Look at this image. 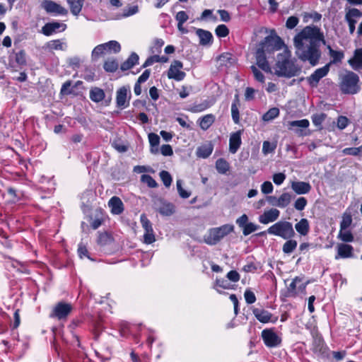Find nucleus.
<instances>
[{"label":"nucleus","mask_w":362,"mask_h":362,"mask_svg":"<svg viewBox=\"0 0 362 362\" xmlns=\"http://www.w3.org/2000/svg\"><path fill=\"white\" fill-rule=\"evenodd\" d=\"M293 43L297 57L300 60L315 66L321 57L320 44L325 45L326 41L320 28L308 25L295 36Z\"/></svg>","instance_id":"nucleus-1"},{"label":"nucleus","mask_w":362,"mask_h":362,"mask_svg":"<svg viewBox=\"0 0 362 362\" xmlns=\"http://www.w3.org/2000/svg\"><path fill=\"white\" fill-rule=\"evenodd\" d=\"M291 52L284 49L277 55L275 74L278 76L291 78L298 75L300 73V68L294 62L291 60Z\"/></svg>","instance_id":"nucleus-2"},{"label":"nucleus","mask_w":362,"mask_h":362,"mask_svg":"<svg viewBox=\"0 0 362 362\" xmlns=\"http://www.w3.org/2000/svg\"><path fill=\"white\" fill-rule=\"evenodd\" d=\"M359 76L353 71H347L341 76L339 88L344 94L354 95L360 90Z\"/></svg>","instance_id":"nucleus-3"},{"label":"nucleus","mask_w":362,"mask_h":362,"mask_svg":"<svg viewBox=\"0 0 362 362\" xmlns=\"http://www.w3.org/2000/svg\"><path fill=\"white\" fill-rule=\"evenodd\" d=\"M266 233L279 236L285 240L292 238L295 235V231L291 223L288 221H278L272 226H270L267 231H263L259 233V235H263Z\"/></svg>","instance_id":"nucleus-4"},{"label":"nucleus","mask_w":362,"mask_h":362,"mask_svg":"<svg viewBox=\"0 0 362 362\" xmlns=\"http://www.w3.org/2000/svg\"><path fill=\"white\" fill-rule=\"evenodd\" d=\"M233 230L234 226L230 224H225L220 227L211 228L208 233L204 236V241L209 245H215L225 236L232 233Z\"/></svg>","instance_id":"nucleus-5"},{"label":"nucleus","mask_w":362,"mask_h":362,"mask_svg":"<svg viewBox=\"0 0 362 362\" xmlns=\"http://www.w3.org/2000/svg\"><path fill=\"white\" fill-rule=\"evenodd\" d=\"M284 46L283 40L276 35H270L259 44L258 48L262 49L269 56L275 51L281 49Z\"/></svg>","instance_id":"nucleus-6"},{"label":"nucleus","mask_w":362,"mask_h":362,"mask_svg":"<svg viewBox=\"0 0 362 362\" xmlns=\"http://www.w3.org/2000/svg\"><path fill=\"white\" fill-rule=\"evenodd\" d=\"M72 310L73 306L71 303L60 301L53 307L49 317L58 320H66Z\"/></svg>","instance_id":"nucleus-7"},{"label":"nucleus","mask_w":362,"mask_h":362,"mask_svg":"<svg viewBox=\"0 0 362 362\" xmlns=\"http://www.w3.org/2000/svg\"><path fill=\"white\" fill-rule=\"evenodd\" d=\"M308 284V282H303L302 277L296 276L287 287L284 296L286 298L296 297L298 292L303 293L305 291Z\"/></svg>","instance_id":"nucleus-8"},{"label":"nucleus","mask_w":362,"mask_h":362,"mask_svg":"<svg viewBox=\"0 0 362 362\" xmlns=\"http://www.w3.org/2000/svg\"><path fill=\"white\" fill-rule=\"evenodd\" d=\"M261 337L267 347L274 348L281 344V338L276 333L274 328L263 329Z\"/></svg>","instance_id":"nucleus-9"},{"label":"nucleus","mask_w":362,"mask_h":362,"mask_svg":"<svg viewBox=\"0 0 362 362\" xmlns=\"http://www.w3.org/2000/svg\"><path fill=\"white\" fill-rule=\"evenodd\" d=\"M293 197L291 193L284 192L279 197L267 196L266 199L272 206L284 209L290 204Z\"/></svg>","instance_id":"nucleus-10"},{"label":"nucleus","mask_w":362,"mask_h":362,"mask_svg":"<svg viewBox=\"0 0 362 362\" xmlns=\"http://www.w3.org/2000/svg\"><path fill=\"white\" fill-rule=\"evenodd\" d=\"M183 64L179 60H174L170 66L167 76L170 79H174L177 81H182L185 76V72L182 71Z\"/></svg>","instance_id":"nucleus-11"},{"label":"nucleus","mask_w":362,"mask_h":362,"mask_svg":"<svg viewBox=\"0 0 362 362\" xmlns=\"http://www.w3.org/2000/svg\"><path fill=\"white\" fill-rule=\"evenodd\" d=\"M140 221L143 228L145 230L144 234V242L146 244H151L156 241L154 231L152 227V223L148 220L147 216L143 214L140 216Z\"/></svg>","instance_id":"nucleus-12"},{"label":"nucleus","mask_w":362,"mask_h":362,"mask_svg":"<svg viewBox=\"0 0 362 362\" xmlns=\"http://www.w3.org/2000/svg\"><path fill=\"white\" fill-rule=\"evenodd\" d=\"M42 7L47 13L54 16H66L68 13L66 8L52 0H43Z\"/></svg>","instance_id":"nucleus-13"},{"label":"nucleus","mask_w":362,"mask_h":362,"mask_svg":"<svg viewBox=\"0 0 362 362\" xmlns=\"http://www.w3.org/2000/svg\"><path fill=\"white\" fill-rule=\"evenodd\" d=\"M154 206L155 209L163 216H169L175 212V206L161 198L155 200Z\"/></svg>","instance_id":"nucleus-14"},{"label":"nucleus","mask_w":362,"mask_h":362,"mask_svg":"<svg viewBox=\"0 0 362 362\" xmlns=\"http://www.w3.org/2000/svg\"><path fill=\"white\" fill-rule=\"evenodd\" d=\"M362 16V12L358 8H349L345 15V20L348 23L350 34H354L356 29L357 18Z\"/></svg>","instance_id":"nucleus-15"},{"label":"nucleus","mask_w":362,"mask_h":362,"mask_svg":"<svg viewBox=\"0 0 362 362\" xmlns=\"http://www.w3.org/2000/svg\"><path fill=\"white\" fill-rule=\"evenodd\" d=\"M252 313L256 319L262 323H275L278 320L277 317H274L270 312L264 309L253 308Z\"/></svg>","instance_id":"nucleus-16"},{"label":"nucleus","mask_w":362,"mask_h":362,"mask_svg":"<svg viewBox=\"0 0 362 362\" xmlns=\"http://www.w3.org/2000/svg\"><path fill=\"white\" fill-rule=\"evenodd\" d=\"M267 56L269 57L268 54L263 51L262 49L257 48L255 52L256 64L259 68L267 73L272 71L270 65L267 61Z\"/></svg>","instance_id":"nucleus-17"},{"label":"nucleus","mask_w":362,"mask_h":362,"mask_svg":"<svg viewBox=\"0 0 362 362\" xmlns=\"http://www.w3.org/2000/svg\"><path fill=\"white\" fill-rule=\"evenodd\" d=\"M329 71V64L316 69L308 78V83L312 87H316L321 78L325 77Z\"/></svg>","instance_id":"nucleus-18"},{"label":"nucleus","mask_w":362,"mask_h":362,"mask_svg":"<svg viewBox=\"0 0 362 362\" xmlns=\"http://www.w3.org/2000/svg\"><path fill=\"white\" fill-rule=\"evenodd\" d=\"M66 28V24L55 21L46 23L42 28V33L46 36H50L53 33L64 31Z\"/></svg>","instance_id":"nucleus-19"},{"label":"nucleus","mask_w":362,"mask_h":362,"mask_svg":"<svg viewBox=\"0 0 362 362\" xmlns=\"http://www.w3.org/2000/svg\"><path fill=\"white\" fill-rule=\"evenodd\" d=\"M280 215V211L277 209L272 208L268 211H265L258 218L259 222L262 224H268L269 223L276 221Z\"/></svg>","instance_id":"nucleus-20"},{"label":"nucleus","mask_w":362,"mask_h":362,"mask_svg":"<svg viewBox=\"0 0 362 362\" xmlns=\"http://www.w3.org/2000/svg\"><path fill=\"white\" fill-rule=\"evenodd\" d=\"M337 251L335 259H346L354 256V247L351 245L339 243L337 246Z\"/></svg>","instance_id":"nucleus-21"},{"label":"nucleus","mask_w":362,"mask_h":362,"mask_svg":"<svg viewBox=\"0 0 362 362\" xmlns=\"http://www.w3.org/2000/svg\"><path fill=\"white\" fill-rule=\"evenodd\" d=\"M128 89L123 86L117 90L116 103L117 107L124 109L129 106V101L127 100Z\"/></svg>","instance_id":"nucleus-22"},{"label":"nucleus","mask_w":362,"mask_h":362,"mask_svg":"<svg viewBox=\"0 0 362 362\" xmlns=\"http://www.w3.org/2000/svg\"><path fill=\"white\" fill-rule=\"evenodd\" d=\"M242 131L239 130L232 133L229 139V151L231 153H235L242 144L241 140Z\"/></svg>","instance_id":"nucleus-23"},{"label":"nucleus","mask_w":362,"mask_h":362,"mask_svg":"<svg viewBox=\"0 0 362 362\" xmlns=\"http://www.w3.org/2000/svg\"><path fill=\"white\" fill-rule=\"evenodd\" d=\"M108 206L111 209V213L115 215H119L124 211V204L121 199L118 197H112L108 202Z\"/></svg>","instance_id":"nucleus-24"},{"label":"nucleus","mask_w":362,"mask_h":362,"mask_svg":"<svg viewBox=\"0 0 362 362\" xmlns=\"http://www.w3.org/2000/svg\"><path fill=\"white\" fill-rule=\"evenodd\" d=\"M291 187L297 194H305L311 190L310 183L303 181H293L291 182Z\"/></svg>","instance_id":"nucleus-25"},{"label":"nucleus","mask_w":362,"mask_h":362,"mask_svg":"<svg viewBox=\"0 0 362 362\" xmlns=\"http://www.w3.org/2000/svg\"><path fill=\"white\" fill-rule=\"evenodd\" d=\"M196 34L199 38V44L201 45L211 44L213 35L209 31L199 28L196 30Z\"/></svg>","instance_id":"nucleus-26"},{"label":"nucleus","mask_w":362,"mask_h":362,"mask_svg":"<svg viewBox=\"0 0 362 362\" xmlns=\"http://www.w3.org/2000/svg\"><path fill=\"white\" fill-rule=\"evenodd\" d=\"M216 117L213 114H207L200 117L197 122L199 127L204 130H207L215 122Z\"/></svg>","instance_id":"nucleus-27"},{"label":"nucleus","mask_w":362,"mask_h":362,"mask_svg":"<svg viewBox=\"0 0 362 362\" xmlns=\"http://www.w3.org/2000/svg\"><path fill=\"white\" fill-rule=\"evenodd\" d=\"M349 63L355 70L362 67V48L355 50L354 56L352 59L349 60Z\"/></svg>","instance_id":"nucleus-28"},{"label":"nucleus","mask_w":362,"mask_h":362,"mask_svg":"<svg viewBox=\"0 0 362 362\" xmlns=\"http://www.w3.org/2000/svg\"><path fill=\"white\" fill-rule=\"evenodd\" d=\"M218 60L221 65L228 66L236 62V57L231 53L224 52L218 57Z\"/></svg>","instance_id":"nucleus-29"},{"label":"nucleus","mask_w":362,"mask_h":362,"mask_svg":"<svg viewBox=\"0 0 362 362\" xmlns=\"http://www.w3.org/2000/svg\"><path fill=\"white\" fill-rule=\"evenodd\" d=\"M139 56L135 52L130 54L128 59L121 64V69L127 71L132 69L134 65L139 62Z\"/></svg>","instance_id":"nucleus-30"},{"label":"nucleus","mask_w":362,"mask_h":362,"mask_svg":"<svg viewBox=\"0 0 362 362\" xmlns=\"http://www.w3.org/2000/svg\"><path fill=\"white\" fill-rule=\"evenodd\" d=\"M239 106L240 100L238 98V95H235L234 100L231 105V115L235 124H239L240 122Z\"/></svg>","instance_id":"nucleus-31"},{"label":"nucleus","mask_w":362,"mask_h":362,"mask_svg":"<svg viewBox=\"0 0 362 362\" xmlns=\"http://www.w3.org/2000/svg\"><path fill=\"white\" fill-rule=\"evenodd\" d=\"M295 228L296 231L301 235H307L310 230V225L308 219L301 218L299 222L296 223Z\"/></svg>","instance_id":"nucleus-32"},{"label":"nucleus","mask_w":362,"mask_h":362,"mask_svg":"<svg viewBox=\"0 0 362 362\" xmlns=\"http://www.w3.org/2000/svg\"><path fill=\"white\" fill-rule=\"evenodd\" d=\"M105 92L103 89L95 87L90 90V98L95 103L101 102L105 98Z\"/></svg>","instance_id":"nucleus-33"},{"label":"nucleus","mask_w":362,"mask_h":362,"mask_svg":"<svg viewBox=\"0 0 362 362\" xmlns=\"http://www.w3.org/2000/svg\"><path fill=\"white\" fill-rule=\"evenodd\" d=\"M114 238L111 233L108 232H99L97 239V243L100 245H107L113 242Z\"/></svg>","instance_id":"nucleus-34"},{"label":"nucleus","mask_w":362,"mask_h":362,"mask_svg":"<svg viewBox=\"0 0 362 362\" xmlns=\"http://www.w3.org/2000/svg\"><path fill=\"white\" fill-rule=\"evenodd\" d=\"M211 105L207 100H204L200 103H194L189 108L188 110L193 113L197 112H201L206 110H207Z\"/></svg>","instance_id":"nucleus-35"},{"label":"nucleus","mask_w":362,"mask_h":362,"mask_svg":"<svg viewBox=\"0 0 362 362\" xmlns=\"http://www.w3.org/2000/svg\"><path fill=\"white\" fill-rule=\"evenodd\" d=\"M84 0H67L70 6L71 12L76 16L78 15L83 7Z\"/></svg>","instance_id":"nucleus-36"},{"label":"nucleus","mask_w":362,"mask_h":362,"mask_svg":"<svg viewBox=\"0 0 362 362\" xmlns=\"http://www.w3.org/2000/svg\"><path fill=\"white\" fill-rule=\"evenodd\" d=\"M327 49L329 50V56L332 58V61L329 63V64L332 63L335 64L339 62L344 58V55L343 52L334 50L330 45L327 46Z\"/></svg>","instance_id":"nucleus-37"},{"label":"nucleus","mask_w":362,"mask_h":362,"mask_svg":"<svg viewBox=\"0 0 362 362\" xmlns=\"http://www.w3.org/2000/svg\"><path fill=\"white\" fill-rule=\"evenodd\" d=\"M212 151L213 147L211 145H204L197 148V155L198 157L206 158L211 154Z\"/></svg>","instance_id":"nucleus-38"},{"label":"nucleus","mask_w":362,"mask_h":362,"mask_svg":"<svg viewBox=\"0 0 362 362\" xmlns=\"http://www.w3.org/2000/svg\"><path fill=\"white\" fill-rule=\"evenodd\" d=\"M229 168V163L223 158H219L216 162V168L221 174L226 173Z\"/></svg>","instance_id":"nucleus-39"},{"label":"nucleus","mask_w":362,"mask_h":362,"mask_svg":"<svg viewBox=\"0 0 362 362\" xmlns=\"http://www.w3.org/2000/svg\"><path fill=\"white\" fill-rule=\"evenodd\" d=\"M343 155L358 156H362V145L359 147L345 148L341 151Z\"/></svg>","instance_id":"nucleus-40"},{"label":"nucleus","mask_w":362,"mask_h":362,"mask_svg":"<svg viewBox=\"0 0 362 362\" xmlns=\"http://www.w3.org/2000/svg\"><path fill=\"white\" fill-rule=\"evenodd\" d=\"M104 44L106 52H112L114 53H118L121 50L120 44L117 41L111 40Z\"/></svg>","instance_id":"nucleus-41"},{"label":"nucleus","mask_w":362,"mask_h":362,"mask_svg":"<svg viewBox=\"0 0 362 362\" xmlns=\"http://www.w3.org/2000/svg\"><path fill=\"white\" fill-rule=\"evenodd\" d=\"M279 115V110L277 107L270 108L265 114L262 116V119L265 122L271 121Z\"/></svg>","instance_id":"nucleus-42"},{"label":"nucleus","mask_w":362,"mask_h":362,"mask_svg":"<svg viewBox=\"0 0 362 362\" xmlns=\"http://www.w3.org/2000/svg\"><path fill=\"white\" fill-rule=\"evenodd\" d=\"M47 47L50 50H64L66 45L61 41V40H54L48 42Z\"/></svg>","instance_id":"nucleus-43"},{"label":"nucleus","mask_w":362,"mask_h":362,"mask_svg":"<svg viewBox=\"0 0 362 362\" xmlns=\"http://www.w3.org/2000/svg\"><path fill=\"white\" fill-rule=\"evenodd\" d=\"M338 238L345 243H351L354 241V235L349 230L340 229L338 234Z\"/></svg>","instance_id":"nucleus-44"},{"label":"nucleus","mask_w":362,"mask_h":362,"mask_svg":"<svg viewBox=\"0 0 362 362\" xmlns=\"http://www.w3.org/2000/svg\"><path fill=\"white\" fill-rule=\"evenodd\" d=\"M297 247V241L288 239L283 245V252L286 254L291 253Z\"/></svg>","instance_id":"nucleus-45"},{"label":"nucleus","mask_w":362,"mask_h":362,"mask_svg":"<svg viewBox=\"0 0 362 362\" xmlns=\"http://www.w3.org/2000/svg\"><path fill=\"white\" fill-rule=\"evenodd\" d=\"M352 223V218L350 214L344 213L342 216V220L340 223V229L346 230Z\"/></svg>","instance_id":"nucleus-46"},{"label":"nucleus","mask_w":362,"mask_h":362,"mask_svg":"<svg viewBox=\"0 0 362 362\" xmlns=\"http://www.w3.org/2000/svg\"><path fill=\"white\" fill-rule=\"evenodd\" d=\"M103 67L107 72H115L118 69V63L115 59L107 60L105 62Z\"/></svg>","instance_id":"nucleus-47"},{"label":"nucleus","mask_w":362,"mask_h":362,"mask_svg":"<svg viewBox=\"0 0 362 362\" xmlns=\"http://www.w3.org/2000/svg\"><path fill=\"white\" fill-rule=\"evenodd\" d=\"M215 33L218 37H226L229 35V29L224 25H218L215 30Z\"/></svg>","instance_id":"nucleus-48"},{"label":"nucleus","mask_w":362,"mask_h":362,"mask_svg":"<svg viewBox=\"0 0 362 362\" xmlns=\"http://www.w3.org/2000/svg\"><path fill=\"white\" fill-rule=\"evenodd\" d=\"M160 177L163 182V185L166 187H169L172 183V177L170 174L166 170H162L160 172Z\"/></svg>","instance_id":"nucleus-49"},{"label":"nucleus","mask_w":362,"mask_h":362,"mask_svg":"<svg viewBox=\"0 0 362 362\" xmlns=\"http://www.w3.org/2000/svg\"><path fill=\"white\" fill-rule=\"evenodd\" d=\"M105 53H106L105 44L98 45L92 52V58L96 59Z\"/></svg>","instance_id":"nucleus-50"},{"label":"nucleus","mask_w":362,"mask_h":362,"mask_svg":"<svg viewBox=\"0 0 362 362\" xmlns=\"http://www.w3.org/2000/svg\"><path fill=\"white\" fill-rule=\"evenodd\" d=\"M141 180L151 188H154L158 186L156 181L149 175H142L141 177Z\"/></svg>","instance_id":"nucleus-51"},{"label":"nucleus","mask_w":362,"mask_h":362,"mask_svg":"<svg viewBox=\"0 0 362 362\" xmlns=\"http://www.w3.org/2000/svg\"><path fill=\"white\" fill-rule=\"evenodd\" d=\"M182 185V181L181 180H177L176 185L179 195L183 199L189 198L191 195V192L184 189Z\"/></svg>","instance_id":"nucleus-52"},{"label":"nucleus","mask_w":362,"mask_h":362,"mask_svg":"<svg viewBox=\"0 0 362 362\" xmlns=\"http://www.w3.org/2000/svg\"><path fill=\"white\" fill-rule=\"evenodd\" d=\"M307 204V199L303 197H300L295 201L293 206L298 211H303L305 208Z\"/></svg>","instance_id":"nucleus-53"},{"label":"nucleus","mask_w":362,"mask_h":362,"mask_svg":"<svg viewBox=\"0 0 362 362\" xmlns=\"http://www.w3.org/2000/svg\"><path fill=\"white\" fill-rule=\"evenodd\" d=\"M164 40L162 39H156L153 45L151 48V53L159 54L161 52V48L164 45Z\"/></svg>","instance_id":"nucleus-54"},{"label":"nucleus","mask_w":362,"mask_h":362,"mask_svg":"<svg viewBox=\"0 0 362 362\" xmlns=\"http://www.w3.org/2000/svg\"><path fill=\"white\" fill-rule=\"evenodd\" d=\"M310 122L308 119H303L300 120H295L289 122L291 127H302L307 128L309 127Z\"/></svg>","instance_id":"nucleus-55"},{"label":"nucleus","mask_w":362,"mask_h":362,"mask_svg":"<svg viewBox=\"0 0 362 362\" xmlns=\"http://www.w3.org/2000/svg\"><path fill=\"white\" fill-rule=\"evenodd\" d=\"M258 228V226L253 223H247L243 228V233L244 235L247 236L250 235V233L256 231Z\"/></svg>","instance_id":"nucleus-56"},{"label":"nucleus","mask_w":362,"mask_h":362,"mask_svg":"<svg viewBox=\"0 0 362 362\" xmlns=\"http://www.w3.org/2000/svg\"><path fill=\"white\" fill-rule=\"evenodd\" d=\"M251 70L253 73L255 78L260 82V83H264V74L254 65L251 66Z\"/></svg>","instance_id":"nucleus-57"},{"label":"nucleus","mask_w":362,"mask_h":362,"mask_svg":"<svg viewBox=\"0 0 362 362\" xmlns=\"http://www.w3.org/2000/svg\"><path fill=\"white\" fill-rule=\"evenodd\" d=\"M276 148V145L271 144L268 141H265L263 142L262 145V153L264 155H267L268 153H272Z\"/></svg>","instance_id":"nucleus-58"},{"label":"nucleus","mask_w":362,"mask_h":362,"mask_svg":"<svg viewBox=\"0 0 362 362\" xmlns=\"http://www.w3.org/2000/svg\"><path fill=\"white\" fill-rule=\"evenodd\" d=\"M245 301L247 304H252L256 301V296L251 290L246 289L244 293Z\"/></svg>","instance_id":"nucleus-59"},{"label":"nucleus","mask_w":362,"mask_h":362,"mask_svg":"<svg viewBox=\"0 0 362 362\" xmlns=\"http://www.w3.org/2000/svg\"><path fill=\"white\" fill-rule=\"evenodd\" d=\"M274 187L271 182L265 181L261 185V191L263 194H268L273 192Z\"/></svg>","instance_id":"nucleus-60"},{"label":"nucleus","mask_w":362,"mask_h":362,"mask_svg":"<svg viewBox=\"0 0 362 362\" xmlns=\"http://www.w3.org/2000/svg\"><path fill=\"white\" fill-rule=\"evenodd\" d=\"M326 115L324 113L314 115L312 117L313 123L315 126H320L324 122Z\"/></svg>","instance_id":"nucleus-61"},{"label":"nucleus","mask_w":362,"mask_h":362,"mask_svg":"<svg viewBox=\"0 0 362 362\" xmlns=\"http://www.w3.org/2000/svg\"><path fill=\"white\" fill-rule=\"evenodd\" d=\"M15 60L16 63L20 65L25 64L26 59L25 51L21 50L18 52L16 53Z\"/></svg>","instance_id":"nucleus-62"},{"label":"nucleus","mask_w":362,"mask_h":362,"mask_svg":"<svg viewBox=\"0 0 362 362\" xmlns=\"http://www.w3.org/2000/svg\"><path fill=\"white\" fill-rule=\"evenodd\" d=\"M139 12L138 6H132L124 10L122 16L124 17H129L133 16Z\"/></svg>","instance_id":"nucleus-63"},{"label":"nucleus","mask_w":362,"mask_h":362,"mask_svg":"<svg viewBox=\"0 0 362 362\" xmlns=\"http://www.w3.org/2000/svg\"><path fill=\"white\" fill-rule=\"evenodd\" d=\"M189 18L188 15L185 11H181L177 13L175 16V20L180 24H184Z\"/></svg>","instance_id":"nucleus-64"}]
</instances>
